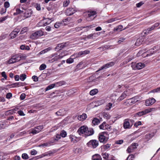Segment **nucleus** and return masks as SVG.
<instances>
[{"label": "nucleus", "instance_id": "62", "mask_svg": "<svg viewBox=\"0 0 160 160\" xmlns=\"http://www.w3.org/2000/svg\"><path fill=\"white\" fill-rule=\"evenodd\" d=\"M142 124V122L141 121H138L137 122H136L134 125V126L136 128L138 127L139 125H141Z\"/></svg>", "mask_w": 160, "mask_h": 160}, {"label": "nucleus", "instance_id": "64", "mask_svg": "<svg viewBox=\"0 0 160 160\" xmlns=\"http://www.w3.org/2000/svg\"><path fill=\"white\" fill-rule=\"evenodd\" d=\"M4 154L3 152H0V160H4L5 158H3Z\"/></svg>", "mask_w": 160, "mask_h": 160}, {"label": "nucleus", "instance_id": "26", "mask_svg": "<svg viewBox=\"0 0 160 160\" xmlns=\"http://www.w3.org/2000/svg\"><path fill=\"white\" fill-rule=\"evenodd\" d=\"M91 27H92L91 26H87L86 27H82V26L79 27H76L75 28V30L76 31L78 32V31H79L82 30V29L83 28H91Z\"/></svg>", "mask_w": 160, "mask_h": 160}, {"label": "nucleus", "instance_id": "36", "mask_svg": "<svg viewBox=\"0 0 160 160\" xmlns=\"http://www.w3.org/2000/svg\"><path fill=\"white\" fill-rule=\"evenodd\" d=\"M159 92H160V87L151 91L148 93L154 92L157 93Z\"/></svg>", "mask_w": 160, "mask_h": 160}, {"label": "nucleus", "instance_id": "61", "mask_svg": "<svg viewBox=\"0 0 160 160\" xmlns=\"http://www.w3.org/2000/svg\"><path fill=\"white\" fill-rule=\"evenodd\" d=\"M123 142V141L122 140H119L116 141L115 143L116 144H121Z\"/></svg>", "mask_w": 160, "mask_h": 160}, {"label": "nucleus", "instance_id": "52", "mask_svg": "<svg viewBox=\"0 0 160 160\" xmlns=\"http://www.w3.org/2000/svg\"><path fill=\"white\" fill-rule=\"evenodd\" d=\"M134 158V156L133 154L129 155L127 158V160H132Z\"/></svg>", "mask_w": 160, "mask_h": 160}, {"label": "nucleus", "instance_id": "2", "mask_svg": "<svg viewBox=\"0 0 160 160\" xmlns=\"http://www.w3.org/2000/svg\"><path fill=\"white\" fill-rule=\"evenodd\" d=\"M160 50V46L157 45L147 51L145 53V54H146V56L147 57L150 56L156 53H158L159 52V51Z\"/></svg>", "mask_w": 160, "mask_h": 160}, {"label": "nucleus", "instance_id": "48", "mask_svg": "<svg viewBox=\"0 0 160 160\" xmlns=\"http://www.w3.org/2000/svg\"><path fill=\"white\" fill-rule=\"evenodd\" d=\"M70 1L69 0H66L64 2L63 5L64 7H66L70 3Z\"/></svg>", "mask_w": 160, "mask_h": 160}, {"label": "nucleus", "instance_id": "11", "mask_svg": "<svg viewBox=\"0 0 160 160\" xmlns=\"http://www.w3.org/2000/svg\"><path fill=\"white\" fill-rule=\"evenodd\" d=\"M138 144L137 143H133L127 148V151L128 153H130L136 149Z\"/></svg>", "mask_w": 160, "mask_h": 160}, {"label": "nucleus", "instance_id": "27", "mask_svg": "<svg viewBox=\"0 0 160 160\" xmlns=\"http://www.w3.org/2000/svg\"><path fill=\"white\" fill-rule=\"evenodd\" d=\"M100 122L99 119L96 118H94L92 121V124L94 125L98 124Z\"/></svg>", "mask_w": 160, "mask_h": 160}, {"label": "nucleus", "instance_id": "46", "mask_svg": "<svg viewBox=\"0 0 160 160\" xmlns=\"http://www.w3.org/2000/svg\"><path fill=\"white\" fill-rule=\"evenodd\" d=\"M16 12L14 13H13L14 15H17L18 14H20V12H21V10L18 8H17L16 9Z\"/></svg>", "mask_w": 160, "mask_h": 160}, {"label": "nucleus", "instance_id": "17", "mask_svg": "<svg viewBox=\"0 0 160 160\" xmlns=\"http://www.w3.org/2000/svg\"><path fill=\"white\" fill-rule=\"evenodd\" d=\"M123 127L125 129H128L130 128V123L128 119H125L123 122Z\"/></svg>", "mask_w": 160, "mask_h": 160}, {"label": "nucleus", "instance_id": "31", "mask_svg": "<svg viewBox=\"0 0 160 160\" xmlns=\"http://www.w3.org/2000/svg\"><path fill=\"white\" fill-rule=\"evenodd\" d=\"M146 114V111H145V110H144L137 113H136L135 115L136 116H141Z\"/></svg>", "mask_w": 160, "mask_h": 160}, {"label": "nucleus", "instance_id": "43", "mask_svg": "<svg viewBox=\"0 0 160 160\" xmlns=\"http://www.w3.org/2000/svg\"><path fill=\"white\" fill-rule=\"evenodd\" d=\"M35 128L37 129V131H38L39 132H40L43 128L42 125H39Z\"/></svg>", "mask_w": 160, "mask_h": 160}, {"label": "nucleus", "instance_id": "35", "mask_svg": "<svg viewBox=\"0 0 160 160\" xmlns=\"http://www.w3.org/2000/svg\"><path fill=\"white\" fill-rule=\"evenodd\" d=\"M55 86V84H52L49 85L46 88L45 90L46 91H47L48 90H49L53 88Z\"/></svg>", "mask_w": 160, "mask_h": 160}, {"label": "nucleus", "instance_id": "22", "mask_svg": "<svg viewBox=\"0 0 160 160\" xmlns=\"http://www.w3.org/2000/svg\"><path fill=\"white\" fill-rule=\"evenodd\" d=\"M92 160H102V158L100 155L97 154L92 156Z\"/></svg>", "mask_w": 160, "mask_h": 160}, {"label": "nucleus", "instance_id": "6", "mask_svg": "<svg viewBox=\"0 0 160 160\" xmlns=\"http://www.w3.org/2000/svg\"><path fill=\"white\" fill-rule=\"evenodd\" d=\"M107 136V133L106 132L101 133L99 134L98 138L99 141L101 142H106L108 139Z\"/></svg>", "mask_w": 160, "mask_h": 160}, {"label": "nucleus", "instance_id": "28", "mask_svg": "<svg viewBox=\"0 0 160 160\" xmlns=\"http://www.w3.org/2000/svg\"><path fill=\"white\" fill-rule=\"evenodd\" d=\"M69 138L70 139V141L73 143H75L77 142L76 140L77 138L76 137L72 135H70L69 136Z\"/></svg>", "mask_w": 160, "mask_h": 160}, {"label": "nucleus", "instance_id": "59", "mask_svg": "<svg viewBox=\"0 0 160 160\" xmlns=\"http://www.w3.org/2000/svg\"><path fill=\"white\" fill-rule=\"evenodd\" d=\"M18 113L19 115L21 116H24L25 115V114L24 113L23 111L21 110L18 111Z\"/></svg>", "mask_w": 160, "mask_h": 160}, {"label": "nucleus", "instance_id": "3", "mask_svg": "<svg viewBox=\"0 0 160 160\" xmlns=\"http://www.w3.org/2000/svg\"><path fill=\"white\" fill-rule=\"evenodd\" d=\"M131 67L133 69L135 70L137 69L140 70L145 67V64L142 62H139L137 64L132 62L131 64Z\"/></svg>", "mask_w": 160, "mask_h": 160}, {"label": "nucleus", "instance_id": "15", "mask_svg": "<svg viewBox=\"0 0 160 160\" xmlns=\"http://www.w3.org/2000/svg\"><path fill=\"white\" fill-rule=\"evenodd\" d=\"M156 102V100L154 98H150L147 99L145 102L146 105L149 106L152 105Z\"/></svg>", "mask_w": 160, "mask_h": 160}, {"label": "nucleus", "instance_id": "5", "mask_svg": "<svg viewBox=\"0 0 160 160\" xmlns=\"http://www.w3.org/2000/svg\"><path fill=\"white\" fill-rule=\"evenodd\" d=\"M43 35V32L41 30L38 31L33 33L30 36L32 39H36Z\"/></svg>", "mask_w": 160, "mask_h": 160}, {"label": "nucleus", "instance_id": "21", "mask_svg": "<svg viewBox=\"0 0 160 160\" xmlns=\"http://www.w3.org/2000/svg\"><path fill=\"white\" fill-rule=\"evenodd\" d=\"M143 41V39L142 38H139L137 40L135 45L136 46H139L142 43Z\"/></svg>", "mask_w": 160, "mask_h": 160}, {"label": "nucleus", "instance_id": "54", "mask_svg": "<svg viewBox=\"0 0 160 160\" xmlns=\"http://www.w3.org/2000/svg\"><path fill=\"white\" fill-rule=\"evenodd\" d=\"M70 18H68L63 20L62 22H63L64 23H66L67 24V23L70 21Z\"/></svg>", "mask_w": 160, "mask_h": 160}, {"label": "nucleus", "instance_id": "20", "mask_svg": "<svg viewBox=\"0 0 160 160\" xmlns=\"http://www.w3.org/2000/svg\"><path fill=\"white\" fill-rule=\"evenodd\" d=\"M18 108H15L9 110H8L5 112V115L6 116H8L9 115L12 114L14 113H15V111H16Z\"/></svg>", "mask_w": 160, "mask_h": 160}, {"label": "nucleus", "instance_id": "8", "mask_svg": "<svg viewBox=\"0 0 160 160\" xmlns=\"http://www.w3.org/2000/svg\"><path fill=\"white\" fill-rule=\"evenodd\" d=\"M21 60V57L18 55L13 56L9 60V64H12L19 61Z\"/></svg>", "mask_w": 160, "mask_h": 160}, {"label": "nucleus", "instance_id": "10", "mask_svg": "<svg viewBox=\"0 0 160 160\" xmlns=\"http://www.w3.org/2000/svg\"><path fill=\"white\" fill-rule=\"evenodd\" d=\"M76 12V9L73 8H70L67 9L65 12L67 16H71Z\"/></svg>", "mask_w": 160, "mask_h": 160}, {"label": "nucleus", "instance_id": "13", "mask_svg": "<svg viewBox=\"0 0 160 160\" xmlns=\"http://www.w3.org/2000/svg\"><path fill=\"white\" fill-rule=\"evenodd\" d=\"M20 30V29L18 28H16L14 29V30L10 34L11 38L13 39L15 38L17 36Z\"/></svg>", "mask_w": 160, "mask_h": 160}, {"label": "nucleus", "instance_id": "44", "mask_svg": "<svg viewBox=\"0 0 160 160\" xmlns=\"http://www.w3.org/2000/svg\"><path fill=\"white\" fill-rule=\"evenodd\" d=\"M22 158L24 159H28L29 157L28 154L26 153H23L22 154Z\"/></svg>", "mask_w": 160, "mask_h": 160}, {"label": "nucleus", "instance_id": "18", "mask_svg": "<svg viewBox=\"0 0 160 160\" xmlns=\"http://www.w3.org/2000/svg\"><path fill=\"white\" fill-rule=\"evenodd\" d=\"M67 25V24L66 23H64L63 22H57L56 23L54 24V27L55 28H58L59 27L65 26Z\"/></svg>", "mask_w": 160, "mask_h": 160}, {"label": "nucleus", "instance_id": "29", "mask_svg": "<svg viewBox=\"0 0 160 160\" xmlns=\"http://www.w3.org/2000/svg\"><path fill=\"white\" fill-rule=\"evenodd\" d=\"M99 127L101 129H106L107 128L106 123L105 122H103L102 124L99 126Z\"/></svg>", "mask_w": 160, "mask_h": 160}, {"label": "nucleus", "instance_id": "24", "mask_svg": "<svg viewBox=\"0 0 160 160\" xmlns=\"http://www.w3.org/2000/svg\"><path fill=\"white\" fill-rule=\"evenodd\" d=\"M99 34H98V33H93L91 34H89L87 36V38L89 39H93L94 37H96L98 36Z\"/></svg>", "mask_w": 160, "mask_h": 160}, {"label": "nucleus", "instance_id": "38", "mask_svg": "<svg viewBox=\"0 0 160 160\" xmlns=\"http://www.w3.org/2000/svg\"><path fill=\"white\" fill-rule=\"evenodd\" d=\"M13 85H15V87H19L21 86H23L24 85V83L22 82H18L12 84Z\"/></svg>", "mask_w": 160, "mask_h": 160}, {"label": "nucleus", "instance_id": "25", "mask_svg": "<svg viewBox=\"0 0 160 160\" xmlns=\"http://www.w3.org/2000/svg\"><path fill=\"white\" fill-rule=\"evenodd\" d=\"M65 111V110L64 109H61L56 112V114L58 116L63 115L64 114Z\"/></svg>", "mask_w": 160, "mask_h": 160}, {"label": "nucleus", "instance_id": "40", "mask_svg": "<svg viewBox=\"0 0 160 160\" xmlns=\"http://www.w3.org/2000/svg\"><path fill=\"white\" fill-rule=\"evenodd\" d=\"M123 28V26L122 25H119L117 26L116 28H114V31H121L122 30V29Z\"/></svg>", "mask_w": 160, "mask_h": 160}, {"label": "nucleus", "instance_id": "50", "mask_svg": "<svg viewBox=\"0 0 160 160\" xmlns=\"http://www.w3.org/2000/svg\"><path fill=\"white\" fill-rule=\"evenodd\" d=\"M27 28L26 27H24L22 29V30L20 32V34H23L27 32Z\"/></svg>", "mask_w": 160, "mask_h": 160}, {"label": "nucleus", "instance_id": "39", "mask_svg": "<svg viewBox=\"0 0 160 160\" xmlns=\"http://www.w3.org/2000/svg\"><path fill=\"white\" fill-rule=\"evenodd\" d=\"M110 115L109 113L106 112L104 113L103 117L104 118L108 119L110 118Z\"/></svg>", "mask_w": 160, "mask_h": 160}, {"label": "nucleus", "instance_id": "7", "mask_svg": "<svg viewBox=\"0 0 160 160\" xmlns=\"http://www.w3.org/2000/svg\"><path fill=\"white\" fill-rule=\"evenodd\" d=\"M87 145L89 147L95 148L98 146V142L96 140H92L87 143Z\"/></svg>", "mask_w": 160, "mask_h": 160}, {"label": "nucleus", "instance_id": "12", "mask_svg": "<svg viewBox=\"0 0 160 160\" xmlns=\"http://www.w3.org/2000/svg\"><path fill=\"white\" fill-rule=\"evenodd\" d=\"M114 64V62H112L108 63H107L99 68V70H98L97 72H98V71H100L102 69H107V68L113 66Z\"/></svg>", "mask_w": 160, "mask_h": 160}, {"label": "nucleus", "instance_id": "34", "mask_svg": "<svg viewBox=\"0 0 160 160\" xmlns=\"http://www.w3.org/2000/svg\"><path fill=\"white\" fill-rule=\"evenodd\" d=\"M102 155L103 158L107 160L109 156V154L106 152L102 153Z\"/></svg>", "mask_w": 160, "mask_h": 160}, {"label": "nucleus", "instance_id": "41", "mask_svg": "<svg viewBox=\"0 0 160 160\" xmlns=\"http://www.w3.org/2000/svg\"><path fill=\"white\" fill-rule=\"evenodd\" d=\"M26 78V75L25 74H22L20 75V79L22 81H24Z\"/></svg>", "mask_w": 160, "mask_h": 160}, {"label": "nucleus", "instance_id": "9", "mask_svg": "<svg viewBox=\"0 0 160 160\" xmlns=\"http://www.w3.org/2000/svg\"><path fill=\"white\" fill-rule=\"evenodd\" d=\"M138 101L137 98L136 97L127 99L125 102L127 105H132L134 104Z\"/></svg>", "mask_w": 160, "mask_h": 160}, {"label": "nucleus", "instance_id": "45", "mask_svg": "<svg viewBox=\"0 0 160 160\" xmlns=\"http://www.w3.org/2000/svg\"><path fill=\"white\" fill-rule=\"evenodd\" d=\"M67 135V132L64 130L61 131L60 133V136L63 138L66 137Z\"/></svg>", "mask_w": 160, "mask_h": 160}, {"label": "nucleus", "instance_id": "33", "mask_svg": "<svg viewBox=\"0 0 160 160\" xmlns=\"http://www.w3.org/2000/svg\"><path fill=\"white\" fill-rule=\"evenodd\" d=\"M154 136L153 133H148L145 135V138L148 140H149Z\"/></svg>", "mask_w": 160, "mask_h": 160}, {"label": "nucleus", "instance_id": "1", "mask_svg": "<svg viewBox=\"0 0 160 160\" xmlns=\"http://www.w3.org/2000/svg\"><path fill=\"white\" fill-rule=\"evenodd\" d=\"M77 132L79 135H83L87 137L93 135L94 132L92 128H88L86 126H82L78 128Z\"/></svg>", "mask_w": 160, "mask_h": 160}, {"label": "nucleus", "instance_id": "47", "mask_svg": "<svg viewBox=\"0 0 160 160\" xmlns=\"http://www.w3.org/2000/svg\"><path fill=\"white\" fill-rule=\"evenodd\" d=\"M73 62V58H70L68 59H67L66 60V62L67 63H71Z\"/></svg>", "mask_w": 160, "mask_h": 160}, {"label": "nucleus", "instance_id": "23", "mask_svg": "<svg viewBox=\"0 0 160 160\" xmlns=\"http://www.w3.org/2000/svg\"><path fill=\"white\" fill-rule=\"evenodd\" d=\"M87 118V115L86 114L83 113L82 115H79L78 117V119L79 121H83Z\"/></svg>", "mask_w": 160, "mask_h": 160}, {"label": "nucleus", "instance_id": "56", "mask_svg": "<svg viewBox=\"0 0 160 160\" xmlns=\"http://www.w3.org/2000/svg\"><path fill=\"white\" fill-rule=\"evenodd\" d=\"M144 3L142 1H141L137 3L136 6L137 8L140 7Z\"/></svg>", "mask_w": 160, "mask_h": 160}, {"label": "nucleus", "instance_id": "55", "mask_svg": "<svg viewBox=\"0 0 160 160\" xmlns=\"http://www.w3.org/2000/svg\"><path fill=\"white\" fill-rule=\"evenodd\" d=\"M5 127V125L2 121H0V130L4 128Z\"/></svg>", "mask_w": 160, "mask_h": 160}, {"label": "nucleus", "instance_id": "19", "mask_svg": "<svg viewBox=\"0 0 160 160\" xmlns=\"http://www.w3.org/2000/svg\"><path fill=\"white\" fill-rule=\"evenodd\" d=\"M128 91L126 90L123 93H122L121 95L119 97L118 99V101H121L127 95Z\"/></svg>", "mask_w": 160, "mask_h": 160}, {"label": "nucleus", "instance_id": "16", "mask_svg": "<svg viewBox=\"0 0 160 160\" xmlns=\"http://www.w3.org/2000/svg\"><path fill=\"white\" fill-rule=\"evenodd\" d=\"M32 13V11L30 9H28L26 10L25 12L24 13V17L26 18H28L30 17Z\"/></svg>", "mask_w": 160, "mask_h": 160}, {"label": "nucleus", "instance_id": "60", "mask_svg": "<svg viewBox=\"0 0 160 160\" xmlns=\"http://www.w3.org/2000/svg\"><path fill=\"white\" fill-rule=\"evenodd\" d=\"M12 93L9 92L6 95V98L8 99H10L12 97Z\"/></svg>", "mask_w": 160, "mask_h": 160}, {"label": "nucleus", "instance_id": "42", "mask_svg": "<svg viewBox=\"0 0 160 160\" xmlns=\"http://www.w3.org/2000/svg\"><path fill=\"white\" fill-rule=\"evenodd\" d=\"M46 68V65L44 64H41L39 68V69L40 70H42L45 69Z\"/></svg>", "mask_w": 160, "mask_h": 160}, {"label": "nucleus", "instance_id": "49", "mask_svg": "<svg viewBox=\"0 0 160 160\" xmlns=\"http://www.w3.org/2000/svg\"><path fill=\"white\" fill-rule=\"evenodd\" d=\"M38 132H39L38 131H37V129L36 128H35L34 129H32L31 132V133L33 134H36Z\"/></svg>", "mask_w": 160, "mask_h": 160}, {"label": "nucleus", "instance_id": "37", "mask_svg": "<svg viewBox=\"0 0 160 160\" xmlns=\"http://www.w3.org/2000/svg\"><path fill=\"white\" fill-rule=\"evenodd\" d=\"M58 58H59L58 56L54 57L53 58H52L49 60L48 62L50 63H52L55 61H57Z\"/></svg>", "mask_w": 160, "mask_h": 160}, {"label": "nucleus", "instance_id": "32", "mask_svg": "<svg viewBox=\"0 0 160 160\" xmlns=\"http://www.w3.org/2000/svg\"><path fill=\"white\" fill-rule=\"evenodd\" d=\"M52 22L51 19L49 18H47L46 21H44V23L43 24V26H45L48 24H49L50 23Z\"/></svg>", "mask_w": 160, "mask_h": 160}, {"label": "nucleus", "instance_id": "57", "mask_svg": "<svg viewBox=\"0 0 160 160\" xmlns=\"http://www.w3.org/2000/svg\"><path fill=\"white\" fill-rule=\"evenodd\" d=\"M10 6L9 3L8 2H4V6L5 8H8Z\"/></svg>", "mask_w": 160, "mask_h": 160}, {"label": "nucleus", "instance_id": "4", "mask_svg": "<svg viewBox=\"0 0 160 160\" xmlns=\"http://www.w3.org/2000/svg\"><path fill=\"white\" fill-rule=\"evenodd\" d=\"M87 19L88 21L93 20L97 16V12L95 11L91 10L88 12Z\"/></svg>", "mask_w": 160, "mask_h": 160}, {"label": "nucleus", "instance_id": "58", "mask_svg": "<svg viewBox=\"0 0 160 160\" xmlns=\"http://www.w3.org/2000/svg\"><path fill=\"white\" fill-rule=\"evenodd\" d=\"M32 79L33 80V81L36 82L38 81V78L36 76L34 75L32 77Z\"/></svg>", "mask_w": 160, "mask_h": 160}, {"label": "nucleus", "instance_id": "51", "mask_svg": "<svg viewBox=\"0 0 160 160\" xmlns=\"http://www.w3.org/2000/svg\"><path fill=\"white\" fill-rule=\"evenodd\" d=\"M112 104L111 103H109L107 105L106 109L109 110H110L112 106Z\"/></svg>", "mask_w": 160, "mask_h": 160}, {"label": "nucleus", "instance_id": "30", "mask_svg": "<svg viewBox=\"0 0 160 160\" xmlns=\"http://www.w3.org/2000/svg\"><path fill=\"white\" fill-rule=\"evenodd\" d=\"M98 92V90L97 89H94L91 90L90 92V95L93 96L96 94Z\"/></svg>", "mask_w": 160, "mask_h": 160}, {"label": "nucleus", "instance_id": "53", "mask_svg": "<svg viewBox=\"0 0 160 160\" xmlns=\"http://www.w3.org/2000/svg\"><path fill=\"white\" fill-rule=\"evenodd\" d=\"M117 20V18H111V19H110L109 20H108L107 21V22L108 23H111L113 22H114L116 20Z\"/></svg>", "mask_w": 160, "mask_h": 160}, {"label": "nucleus", "instance_id": "63", "mask_svg": "<svg viewBox=\"0 0 160 160\" xmlns=\"http://www.w3.org/2000/svg\"><path fill=\"white\" fill-rule=\"evenodd\" d=\"M37 151L34 149L32 150L31 151V154L32 155H35L37 154Z\"/></svg>", "mask_w": 160, "mask_h": 160}, {"label": "nucleus", "instance_id": "14", "mask_svg": "<svg viewBox=\"0 0 160 160\" xmlns=\"http://www.w3.org/2000/svg\"><path fill=\"white\" fill-rule=\"evenodd\" d=\"M67 46L66 43H62L58 44L55 48L56 51H58L62 49L64 47Z\"/></svg>", "mask_w": 160, "mask_h": 160}]
</instances>
